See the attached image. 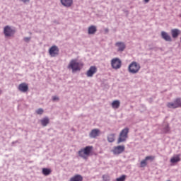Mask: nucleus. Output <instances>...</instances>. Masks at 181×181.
<instances>
[{
  "instance_id": "412c9836",
  "label": "nucleus",
  "mask_w": 181,
  "mask_h": 181,
  "mask_svg": "<svg viewBox=\"0 0 181 181\" xmlns=\"http://www.w3.org/2000/svg\"><path fill=\"white\" fill-rule=\"evenodd\" d=\"M107 140L110 143H112L115 140V134L114 133H111L107 136Z\"/></svg>"
},
{
  "instance_id": "7ed1b4c3",
  "label": "nucleus",
  "mask_w": 181,
  "mask_h": 181,
  "mask_svg": "<svg viewBox=\"0 0 181 181\" xmlns=\"http://www.w3.org/2000/svg\"><path fill=\"white\" fill-rule=\"evenodd\" d=\"M141 69V65L139 62L133 61L128 66V71L130 74H138Z\"/></svg>"
},
{
  "instance_id": "4468645a",
  "label": "nucleus",
  "mask_w": 181,
  "mask_h": 181,
  "mask_svg": "<svg viewBox=\"0 0 181 181\" xmlns=\"http://www.w3.org/2000/svg\"><path fill=\"white\" fill-rule=\"evenodd\" d=\"M83 177L81 174H75L73 177H71L69 181H83Z\"/></svg>"
},
{
  "instance_id": "6e6552de",
  "label": "nucleus",
  "mask_w": 181,
  "mask_h": 181,
  "mask_svg": "<svg viewBox=\"0 0 181 181\" xmlns=\"http://www.w3.org/2000/svg\"><path fill=\"white\" fill-rule=\"evenodd\" d=\"M50 57H57L59 54V48L57 45H52L49 49Z\"/></svg>"
},
{
  "instance_id": "9d476101",
  "label": "nucleus",
  "mask_w": 181,
  "mask_h": 181,
  "mask_svg": "<svg viewBox=\"0 0 181 181\" xmlns=\"http://www.w3.org/2000/svg\"><path fill=\"white\" fill-rule=\"evenodd\" d=\"M98 71V68L95 66H90L86 72V76L89 78H91L94 76L95 74Z\"/></svg>"
},
{
  "instance_id": "c85d7f7f",
  "label": "nucleus",
  "mask_w": 181,
  "mask_h": 181,
  "mask_svg": "<svg viewBox=\"0 0 181 181\" xmlns=\"http://www.w3.org/2000/svg\"><path fill=\"white\" fill-rule=\"evenodd\" d=\"M24 41H25V42H28L29 41H30V37H25L24 38Z\"/></svg>"
},
{
  "instance_id": "a211bd4d",
  "label": "nucleus",
  "mask_w": 181,
  "mask_h": 181,
  "mask_svg": "<svg viewBox=\"0 0 181 181\" xmlns=\"http://www.w3.org/2000/svg\"><path fill=\"white\" fill-rule=\"evenodd\" d=\"M88 34H95L97 33V27L95 25H90L88 30Z\"/></svg>"
},
{
  "instance_id": "b1692460",
  "label": "nucleus",
  "mask_w": 181,
  "mask_h": 181,
  "mask_svg": "<svg viewBox=\"0 0 181 181\" xmlns=\"http://www.w3.org/2000/svg\"><path fill=\"white\" fill-rule=\"evenodd\" d=\"M147 161L148 158L147 156H146V158L144 160H141V167H146L148 164Z\"/></svg>"
},
{
  "instance_id": "c756f323",
  "label": "nucleus",
  "mask_w": 181,
  "mask_h": 181,
  "mask_svg": "<svg viewBox=\"0 0 181 181\" xmlns=\"http://www.w3.org/2000/svg\"><path fill=\"white\" fill-rule=\"evenodd\" d=\"M52 100H59V98H58V96H53Z\"/></svg>"
},
{
  "instance_id": "72a5a7b5",
  "label": "nucleus",
  "mask_w": 181,
  "mask_h": 181,
  "mask_svg": "<svg viewBox=\"0 0 181 181\" xmlns=\"http://www.w3.org/2000/svg\"><path fill=\"white\" fill-rule=\"evenodd\" d=\"M167 181H170V180H167Z\"/></svg>"
},
{
  "instance_id": "f03ea898",
  "label": "nucleus",
  "mask_w": 181,
  "mask_h": 181,
  "mask_svg": "<svg viewBox=\"0 0 181 181\" xmlns=\"http://www.w3.org/2000/svg\"><path fill=\"white\" fill-rule=\"evenodd\" d=\"M93 150V146H86L83 148H81L78 151V156L83 157V158H88L91 152Z\"/></svg>"
},
{
  "instance_id": "39448f33",
  "label": "nucleus",
  "mask_w": 181,
  "mask_h": 181,
  "mask_svg": "<svg viewBox=\"0 0 181 181\" xmlns=\"http://www.w3.org/2000/svg\"><path fill=\"white\" fill-rule=\"evenodd\" d=\"M168 107L173 108V109H176L177 107H181V99L180 98H177L174 100V102H169L167 103Z\"/></svg>"
},
{
  "instance_id": "9b49d317",
  "label": "nucleus",
  "mask_w": 181,
  "mask_h": 181,
  "mask_svg": "<svg viewBox=\"0 0 181 181\" xmlns=\"http://www.w3.org/2000/svg\"><path fill=\"white\" fill-rule=\"evenodd\" d=\"M18 90H21V92H28L29 90L28 83H26L25 82L20 83L18 86Z\"/></svg>"
},
{
  "instance_id": "4be33fe9",
  "label": "nucleus",
  "mask_w": 181,
  "mask_h": 181,
  "mask_svg": "<svg viewBox=\"0 0 181 181\" xmlns=\"http://www.w3.org/2000/svg\"><path fill=\"white\" fill-rule=\"evenodd\" d=\"M49 123V117H44V119H41V124L42 126H47Z\"/></svg>"
},
{
  "instance_id": "aec40b11",
  "label": "nucleus",
  "mask_w": 181,
  "mask_h": 181,
  "mask_svg": "<svg viewBox=\"0 0 181 181\" xmlns=\"http://www.w3.org/2000/svg\"><path fill=\"white\" fill-rule=\"evenodd\" d=\"M119 106H120L119 100H113V102L112 103V107L114 109H118V107H119Z\"/></svg>"
},
{
  "instance_id": "5701e85b",
  "label": "nucleus",
  "mask_w": 181,
  "mask_h": 181,
  "mask_svg": "<svg viewBox=\"0 0 181 181\" xmlns=\"http://www.w3.org/2000/svg\"><path fill=\"white\" fill-rule=\"evenodd\" d=\"M51 173V168H42V174H44V175H49V174H50Z\"/></svg>"
},
{
  "instance_id": "dca6fc26",
  "label": "nucleus",
  "mask_w": 181,
  "mask_h": 181,
  "mask_svg": "<svg viewBox=\"0 0 181 181\" xmlns=\"http://www.w3.org/2000/svg\"><path fill=\"white\" fill-rule=\"evenodd\" d=\"M180 34V30H179L178 28H174L171 30V35L173 38H177Z\"/></svg>"
},
{
  "instance_id": "1a4fd4ad",
  "label": "nucleus",
  "mask_w": 181,
  "mask_h": 181,
  "mask_svg": "<svg viewBox=\"0 0 181 181\" xmlns=\"http://www.w3.org/2000/svg\"><path fill=\"white\" fill-rule=\"evenodd\" d=\"M125 146L124 144L115 146L112 149V152L114 154H121L124 151Z\"/></svg>"
},
{
  "instance_id": "bb28decb",
  "label": "nucleus",
  "mask_w": 181,
  "mask_h": 181,
  "mask_svg": "<svg viewBox=\"0 0 181 181\" xmlns=\"http://www.w3.org/2000/svg\"><path fill=\"white\" fill-rule=\"evenodd\" d=\"M147 160H151L153 161L155 159V156H146Z\"/></svg>"
},
{
  "instance_id": "0eeeda50",
  "label": "nucleus",
  "mask_w": 181,
  "mask_h": 181,
  "mask_svg": "<svg viewBox=\"0 0 181 181\" xmlns=\"http://www.w3.org/2000/svg\"><path fill=\"white\" fill-rule=\"evenodd\" d=\"M4 33L6 37H13L16 33V30H13L11 27H9V25H6V27L4 28Z\"/></svg>"
},
{
  "instance_id": "f8f14e48",
  "label": "nucleus",
  "mask_w": 181,
  "mask_h": 181,
  "mask_svg": "<svg viewBox=\"0 0 181 181\" xmlns=\"http://www.w3.org/2000/svg\"><path fill=\"white\" fill-rule=\"evenodd\" d=\"M60 1L64 7H71L74 4V0H60Z\"/></svg>"
},
{
  "instance_id": "a878e982",
  "label": "nucleus",
  "mask_w": 181,
  "mask_h": 181,
  "mask_svg": "<svg viewBox=\"0 0 181 181\" xmlns=\"http://www.w3.org/2000/svg\"><path fill=\"white\" fill-rule=\"evenodd\" d=\"M103 178L104 181H110V177L107 174H104L103 175Z\"/></svg>"
},
{
  "instance_id": "20e7f679",
  "label": "nucleus",
  "mask_w": 181,
  "mask_h": 181,
  "mask_svg": "<svg viewBox=\"0 0 181 181\" xmlns=\"http://www.w3.org/2000/svg\"><path fill=\"white\" fill-rule=\"evenodd\" d=\"M129 129V127H125L122 129L119 133V136L117 139V143H122L123 141H126L127 139H128Z\"/></svg>"
},
{
  "instance_id": "cd10ccee",
  "label": "nucleus",
  "mask_w": 181,
  "mask_h": 181,
  "mask_svg": "<svg viewBox=\"0 0 181 181\" xmlns=\"http://www.w3.org/2000/svg\"><path fill=\"white\" fill-rule=\"evenodd\" d=\"M43 112H44V110H43V109H42V107H40V109L37 110V113L38 115H42Z\"/></svg>"
},
{
  "instance_id": "ddd939ff",
  "label": "nucleus",
  "mask_w": 181,
  "mask_h": 181,
  "mask_svg": "<svg viewBox=\"0 0 181 181\" xmlns=\"http://www.w3.org/2000/svg\"><path fill=\"white\" fill-rule=\"evenodd\" d=\"M100 129H93V130L90 131L89 136L90 137L95 138L98 136H100Z\"/></svg>"
},
{
  "instance_id": "6ab92c4d",
  "label": "nucleus",
  "mask_w": 181,
  "mask_h": 181,
  "mask_svg": "<svg viewBox=\"0 0 181 181\" xmlns=\"http://www.w3.org/2000/svg\"><path fill=\"white\" fill-rule=\"evenodd\" d=\"M180 154H177V156H173V157H171L170 162L171 163H177L178 161H180Z\"/></svg>"
},
{
  "instance_id": "7c9ffc66",
  "label": "nucleus",
  "mask_w": 181,
  "mask_h": 181,
  "mask_svg": "<svg viewBox=\"0 0 181 181\" xmlns=\"http://www.w3.org/2000/svg\"><path fill=\"white\" fill-rule=\"evenodd\" d=\"M21 1H23V3H29L30 0H21Z\"/></svg>"
},
{
  "instance_id": "f257e3e1",
  "label": "nucleus",
  "mask_w": 181,
  "mask_h": 181,
  "mask_svg": "<svg viewBox=\"0 0 181 181\" xmlns=\"http://www.w3.org/2000/svg\"><path fill=\"white\" fill-rule=\"evenodd\" d=\"M83 66V62H78L77 59H71L68 65L69 69H72L73 72L81 71Z\"/></svg>"
},
{
  "instance_id": "2eb2a0df",
  "label": "nucleus",
  "mask_w": 181,
  "mask_h": 181,
  "mask_svg": "<svg viewBox=\"0 0 181 181\" xmlns=\"http://www.w3.org/2000/svg\"><path fill=\"white\" fill-rule=\"evenodd\" d=\"M161 37L165 41H169V42L173 41L172 37H170V35H169V34L168 33H166L165 31H162L161 32Z\"/></svg>"
},
{
  "instance_id": "f704fd0d",
  "label": "nucleus",
  "mask_w": 181,
  "mask_h": 181,
  "mask_svg": "<svg viewBox=\"0 0 181 181\" xmlns=\"http://www.w3.org/2000/svg\"><path fill=\"white\" fill-rule=\"evenodd\" d=\"M180 42H181V37H180Z\"/></svg>"
},
{
  "instance_id": "2f4dec72",
  "label": "nucleus",
  "mask_w": 181,
  "mask_h": 181,
  "mask_svg": "<svg viewBox=\"0 0 181 181\" xmlns=\"http://www.w3.org/2000/svg\"><path fill=\"white\" fill-rule=\"evenodd\" d=\"M150 0H144L145 3H149Z\"/></svg>"
},
{
  "instance_id": "393cba45",
  "label": "nucleus",
  "mask_w": 181,
  "mask_h": 181,
  "mask_svg": "<svg viewBox=\"0 0 181 181\" xmlns=\"http://www.w3.org/2000/svg\"><path fill=\"white\" fill-rule=\"evenodd\" d=\"M126 178H127V175L125 174H123L120 177H118L117 178H116V181H125Z\"/></svg>"
},
{
  "instance_id": "473e14b6",
  "label": "nucleus",
  "mask_w": 181,
  "mask_h": 181,
  "mask_svg": "<svg viewBox=\"0 0 181 181\" xmlns=\"http://www.w3.org/2000/svg\"><path fill=\"white\" fill-rule=\"evenodd\" d=\"M108 31H109L108 28H105V32L108 33Z\"/></svg>"
},
{
  "instance_id": "f3484780",
  "label": "nucleus",
  "mask_w": 181,
  "mask_h": 181,
  "mask_svg": "<svg viewBox=\"0 0 181 181\" xmlns=\"http://www.w3.org/2000/svg\"><path fill=\"white\" fill-rule=\"evenodd\" d=\"M115 45L118 47V51H124L126 48L124 42H116Z\"/></svg>"
},
{
  "instance_id": "423d86ee",
  "label": "nucleus",
  "mask_w": 181,
  "mask_h": 181,
  "mask_svg": "<svg viewBox=\"0 0 181 181\" xmlns=\"http://www.w3.org/2000/svg\"><path fill=\"white\" fill-rule=\"evenodd\" d=\"M122 61L119 58H113L111 61V65L114 69H119L122 66Z\"/></svg>"
}]
</instances>
